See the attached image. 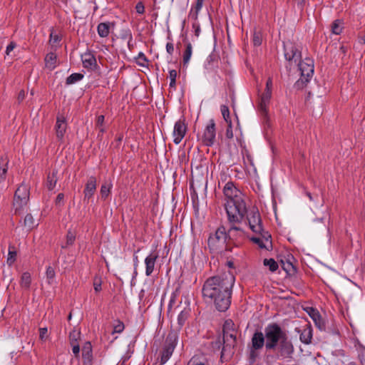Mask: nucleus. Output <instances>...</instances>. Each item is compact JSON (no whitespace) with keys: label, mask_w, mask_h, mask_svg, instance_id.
Returning a JSON list of instances; mask_svg holds the SVG:
<instances>
[{"label":"nucleus","mask_w":365,"mask_h":365,"mask_svg":"<svg viewBox=\"0 0 365 365\" xmlns=\"http://www.w3.org/2000/svg\"><path fill=\"white\" fill-rule=\"evenodd\" d=\"M235 276L230 272L207 278L202 289L203 298L213 302L220 312L226 311L231 303Z\"/></svg>","instance_id":"1"},{"label":"nucleus","mask_w":365,"mask_h":365,"mask_svg":"<svg viewBox=\"0 0 365 365\" xmlns=\"http://www.w3.org/2000/svg\"><path fill=\"white\" fill-rule=\"evenodd\" d=\"M223 331V346L220 358L222 360L227 361L235 353L237 344V329L235 324L231 319L225 322L222 328Z\"/></svg>","instance_id":"2"},{"label":"nucleus","mask_w":365,"mask_h":365,"mask_svg":"<svg viewBox=\"0 0 365 365\" xmlns=\"http://www.w3.org/2000/svg\"><path fill=\"white\" fill-rule=\"evenodd\" d=\"M233 232H242L236 225H230L228 232L224 226L219 227L214 233L210 234L207 240V245L212 252H218L226 247L227 238H231Z\"/></svg>","instance_id":"3"},{"label":"nucleus","mask_w":365,"mask_h":365,"mask_svg":"<svg viewBox=\"0 0 365 365\" xmlns=\"http://www.w3.org/2000/svg\"><path fill=\"white\" fill-rule=\"evenodd\" d=\"M224 206L228 222L232 225L242 222L247 212L244 196L226 201L224 203Z\"/></svg>","instance_id":"4"},{"label":"nucleus","mask_w":365,"mask_h":365,"mask_svg":"<svg viewBox=\"0 0 365 365\" xmlns=\"http://www.w3.org/2000/svg\"><path fill=\"white\" fill-rule=\"evenodd\" d=\"M266 337L265 347L267 350H274L278 344L287 336L286 331L276 323L269 324L264 328Z\"/></svg>","instance_id":"5"},{"label":"nucleus","mask_w":365,"mask_h":365,"mask_svg":"<svg viewBox=\"0 0 365 365\" xmlns=\"http://www.w3.org/2000/svg\"><path fill=\"white\" fill-rule=\"evenodd\" d=\"M296 65L299 66L301 77L294 86L297 89H301L309 81L314 74V61L307 58L302 61L297 62Z\"/></svg>","instance_id":"6"},{"label":"nucleus","mask_w":365,"mask_h":365,"mask_svg":"<svg viewBox=\"0 0 365 365\" xmlns=\"http://www.w3.org/2000/svg\"><path fill=\"white\" fill-rule=\"evenodd\" d=\"M177 339L178 336L175 332H170L168 334L162 349L160 351L161 365L165 364L172 356L177 345Z\"/></svg>","instance_id":"7"},{"label":"nucleus","mask_w":365,"mask_h":365,"mask_svg":"<svg viewBox=\"0 0 365 365\" xmlns=\"http://www.w3.org/2000/svg\"><path fill=\"white\" fill-rule=\"evenodd\" d=\"M266 337L265 334L262 331H256L251 339V346L250 350V357L255 360L258 356L257 351L262 349L265 346Z\"/></svg>","instance_id":"8"},{"label":"nucleus","mask_w":365,"mask_h":365,"mask_svg":"<svg viewBox=\"0 0 365 365\" xmlns=\"http://www.w3.org/2000/svg\"><path fill=\"white\" fill-rule=\"evenodd\" d=\"M272 78L269 77L267 81L264 92L262 94L258 104L259 110L264 115H266L267 114L268 106L269 104L270 99L272 97Z\"/></svg>","instance_id":"9"},{"label":"nucleus","mask_w":365,"mask_h":365,"mask_svg":"<svg viewBox=\"0 0 365 365\" xmlns=\"http://www.w3.org/2000/svg\"><path fill=\"white\" fill-rule=\"evenodd\" d=\"M284 57L292 66L293 63L297 64L301 59V51L299 46L292 42H287L284 44Z\"/></svg>","instance_id":"10"},{"label":"nucleus","mask_w":365,"mask_h":365,"mask_svg":"<svg viewBox=\"0 0 365 365\" xmlns=\"http://www.w3.org/2000/svg\"><path fill=\"white\" fill-rule=\"evenodd\" d=\"M246 214L250 228L255 233H260L262 231V225L258 210L252 207Z\"/></svg>","instance_id":"11"},{"label":"nucleus","mask_w":365,"mask_h":365,"mask_svg":"<svg viewBox=\"0 0 365 365\" xmlns=\"http://www.w3.org/2000/svg\"><path fill=\"white\" fill-rule=\"evenodd\" d=\"M277 349L279 356L282 358L292 357L294 349L288 335L278 344Z\"/></svg>","instance_id":"12"},{"label":"nucleus","mask_w":365,"mask_h":365,"mask_svg":"<svg viewBox=\"0 0 365 365\" xmlns=\"http://www.w3.org/2000/svg\"><path fill=\"white\" fill-rule=\"evenodd\" d=\"M216 131L215 123L213 119L210 120L206 125L202 139L206 146H212L215 141Z\"/></svg>","instance_id":"13"},{"label":"nucleus","mask_w":365,"mask_h":365,"mask_svg":"<svg viewBox=\"0 0 365 365\" xmlns=\"http://www.w3.org/2000/svg\"><path fill=\"white\" fill-rule=\"evenodd\" d=\"M223 195L225 202L235 198L242 197L244 195L242 192L235 186L233 182H227L223 187Z\"/></svg>","instance_id":"14"},{"label":"nucleus","mask_w":365,"mask_h":365,"mask_svg":"<svg viewBox=\"0 0 365 365\" xmlns=\"http://www.w3.org/2000/svg\"><path fill=\"white\" fill-rule=\"evenodd\" d=\"M187 131V126L184 123V120L180 119L178 120L174 125L173 129V141L175 144H179L183 138Z\"/></svg>","instance_id":"15"},{"label":"nucleus","mask_w":365,"mask_h":365,"mask_svg":"<svg viewBox=\"0 0 365 365\" xmlns=\"http://www.w3.org/2000/svg\"><path fill=\"white\" fill-rule=\"evenodd\" d=\"M158 258V254L155 252H151L145 259V275L149 277L154 272L156 260Z\"/></svg>","instance_id":"16"},{"label":"nucleus","mask_w":365,"mask_h":365,"mask_svg":"<svg viewBox=\"0 0 365 365\" xmlns=\"http://www.w3.org/2000/svg\"><path fill=\"white\" fill-rule=\"evenodd\" d=\"M97 180L96 177L91 176L88 179V181L86 184L85 189L83 190L84 193V200L86 199L89 200L94 195L96 190Z\"/></svg>","instance_id":"17"},{"label":"nucleus","mask_w":365,"mask_h":365,"mask_svg":"<svg viewBox=\"0 0 365 365\" xmlns=\"http://www.w3.org/2000/svg\"><path fill=\"white\" fill-rule=\"evenodd\" d=\"M82 358L83 365H91L93 361L92 345L86 341L82 347Z\"/></svg>","instance_id":"18"},{"label":"nucleus","mask_w":365,"mask_h":365,"mask_svg":"<svg viewBox=\"0 0 365 365\" xmlns=\"http://www.w3.org/2000/svg\"><path fill=\"white\" fill-rule=\"evenodd\" d=\"M297 331L300 333L299 339L303 344H309L312 343V329L310 324H307L302 331L297 330Z\"/></svg>","instance_id":"19"},{"label":"nucleus","mask_w":365,"mask_h":365,"mask_svg":"<svg viewBox=\"0 0 365 365\" xmlns=\"http://www.w3.org/2000/svg\"><path fill=\"white\" fill-rule=\"evenodd\" d=\"M56 137L59 140H62L66 130V123L64 117L58 116L56 123Z\"/></svg>","instance_id":"20"},{"label":"nucleus","mask_w":365,"mask_h":365,"mask_svg":"<svg viewBox=\"0 0 365 365\" xmlns=\"http://www.w3.org/2000/svg\"><path fill=\"white\" fill-rule=\"evenodd\" d=\"M81 60L83 67L86 68L93 69L96 66V59L91 52L83 53L81 56Z\"/></svg>","instance_id":"21"},{"label":"nucleus","mask_w":365,"mask_h":365,"mask_svg":"<svg viewBox=\"0 0 365 365\" xmlns=\"http://www.w3.org/2000/svg\"><path fill=\"white\" fill-rule=\"evenodd\" d=\"M309 314L313 319V321L315 323V325L319 328V329H320L321 331H324L326 329L325 322L324 319L322 318L319 313L316 309L311 308Z\"/></svg>","instance_id":"22"},{"label":"nucleus","mask_w":365,"mask_h":365,"mask_svg":"<svg viewBox=\"0 0 365 365\" xmlns=\"http://www.w3.org/2000/svg\"><path fill=\"white\" fill-rule=\"evenodd\" d=\"M19 200H29V190L26 184L22 183L16 190L14 197Z\"/></svg>","instance_id":"23"},{"label":"nucleus","mask_w":365,"mask_h":365,"mask_svg":"<svg viewBox=\"0 0 365 365\" xmlns=\"http://www.w3.org/2000/svg\"><path fill=\"white\" fill-rule=\"evenodd\" d=\"M28 202V200L14 198L13 206L14 208L15 214L21 215V213H23L27 207Z\"/></svg>","instance_id":"24"},{"label":"nucleus","mask_w":365,"mask_h":365,"mask_svg":"<svg viewBox=\"0 0 365 365\" xmlns=\"http://www.w3.org/2000/svg\"><path fill=\"white\" fill-rule=\"evenodd\" d=\"M204 1L205 0H196L195 4L191 8L189 16L195 21H197L198 19V14L202 8Z\"/></svg>","instance_id":"25"},{"label":"nucleus","mask_w":365,"mask_h":365,"mask_svg":"<svg viewBox=\"0 0 365 365\" xmlns=\"http://www.w3.org/2000/svg\"><path fill=\"white\" fill-rule=\"evenodd\" d=\"M45 65L49 70H53L57 65V56L53 53H48L45 57Z\"/></svg>","instance_id":"26"},{"label":"nucleus","mask_w":365,"mask_h":365,"mask_svg":"<svg viewBox=\"0 0 365 365\" xmlns=\"http://www.w3.org/2000/svg\"><path fill=\"white\" fill-rule=\"evenodd\" d=\"M8 163L9 159L6 156L0 158V182H2L6 179Z\"/></svg>","instance_id":"27"},{"label":"nucleus","mask_w":365,"mask_h":365,"mask_svg":"<svg viewBox=\"0 0 365 365\" xmlns=\"http://www.w3.org/2000/svg\"><path fill=\"white\" fill-rule=\"evenodd\" d=\"M110 22L100 23L97 27L98 35L103 38L107 37L110 33Z\"/></svg>","instance_id":"28"},{"label":"nucleus","mask_w":365,"mask_h":365,"mask_svg":"<svg viewBox=\"0 0 365 365\" xmlns=\"http://www.w3.org/2000/svg\"><path fill=\"white\" fill-rule=\"evenodd\" d=\"M31 283V276L28 272H25L21 274L20 279V286L24 289H29Z\"/></svg>","instance_id":"29"},{"label":"nucleus","mask_w":365,"mask_h":365,"mask_svg":"<svg viewBox=\"0 0 365 365\" xmlns=\"http://www.w3.org/2000/svg\"><path fill=\"white\" fill-rule=\"evenodd\" d=\"M187 365H209V364L203 355H195L188 361Z\"/></svg>","instance_id":"30"},{"label":"nucleus","mask_w":365,"mask_h":365,"mask_svg":"<svg viewBox=\"0 0 365 365\" xmlns=\"http://www.w3.org/2000/svg\"><path fill=\"white\" fill-rule=\"evenodd\" d=\"M271 237L270 235L264 237V240L259 238V237H252V240L257 244L259 245V247L261 248H265L267 250H268L269 248V245L271 246L272 245V242L271 241L269 240V238Z\"/></svg>","instance_id":"31"},{"label":"nucleus","mask_w":365,"mask_h":365,"mask_svg":"<svg viewBox=\"0 0 365 365\" xmlns=\"http://www.w3.org/2000/svg\"><path fill=\"white\" fill-rule=\"evenodd\" d=\"M218 57L215 54H210L206 59L205 63V68L207 70H212L215 67V64L217 63Z\"/></svg>","instance_id":"32"},{"label":"nucleus","mask_w":365,"mask_h":365,"mask_svg":"<svg viewBox=\"0 0 365 365\" xmlns=\"http://www.w3.org/2000/svg\"><path fill=\"white\" fill-rule=\"evenodd\" d=\"M112 184L110 182H105L101 187L100 193L102 199L106 200L110 192Z\"/></svg>","instance_id":"33"},{"label":"nucleus","mask_w":365,"mask_h":365,"mask_svg":"<svg viewBox=\"0 0 365 365\" xmlns=\"http://www.w3.org/2000/svg\"><path fill=\"white\" fill-rule=\"evenodd\" d=\"M36 225L33 216L31 214H27L24 219V226L27 230H31Z\"/></svg>","instance_id":"34"},{"label":"nucleus","mask_w":365,"mask_h":365,"mask_svg":"<svg viewBox=\"0 0 365 365\" xmlns=\"http://www.w3.org/2000/svg\"><path fill=\"white\" fill-rule=\"evenodd\" d=\"M192 53V46L190 43H187L186 48L183 54V65L185 66L190 61Z\"/></svg>","instance_id":"35"},{"label":"nucleus","mask_w":365,"mask_h":365,"mask_svg":"<svg viewBox=\"0 0 365 365\" xmlns=\"http://www.w3.org/2000/svg\"><path fill=\"white\" fill-rule=\"evenodd\" d=\"M263 263L264 265L268 267L269 269L272 272L277 271L279 267L277 262L272 258L264 259Z\"/></svg>","instance_id":"36"},{"label":"nucleus","mask_w":365,"mask_h":365,"mask_svg":"<svg viewBox=\"0 0 365 365\" xmlns=\"http://www.w3.org/2000/svg\"><path fill=\"white\" fill-rule=\"evenodd\" d=\"M83 78V75L79 73H74L70 75L66 78V84H73L78 81H80Z\"/></svg>","instance_id":"37"},{"label":"nucleus","mask_w":365,"mask_h":365,"mask_svg":"<svg viewBox=\"0 0 365 365\" xmlns=\"http://www.w3.org/2000/svg\"><path fill=\"white\" fill-rule=\"evenodd\" d=\"M57 182V178L55 172H53L51 174H49L47 178V187L48 189L51 190H53Z\"/></svg>","instance_id":"38"},{"label":"nucleus","mask_w":365,"mask_h":365,"mask_svg":"<svg viewBox=\"0 0 365 365\" xmlns=\"http://www.w3.org/2000/svg\"><path fill=\"white\" fill-rule=\"evenodd\" d=\"M189 314H190V311L188 309H184L180 312V313L179 314V315L178 317V322L180 327H182L185 324L186 319H187V317L189 316Z\"/></svg>","instance_id":"39"},{"label":"nucleus","mask_w":365,"mask_h":365,"mask_svg":"<svg viewBox=\"0 0 365 365\" xmlns=\"http://www.w3.org/2000/svg\"><path fill=\"white\" fill-rule=\"evenodd\" d=\"M61 40L59 35L51 32L50 34L49 43L52 47H57Z\"/></svg>","instance_id":"40"},{"label":"nucleus","mask_w":365,"mask_h":365,"mask_svg":"<svg viewBox=\"0 0 365 365\" xmlns=\"http://www.w3.org/2000/svg\"><path fill=\"white\" fill-rule=\"evenodd\" d=\"M220 110H221V113L223 116V118L225 119L226 123L227 124H230L232 121H231V119L230 117V110H229L228 107L227 106L222 105V106H221Z\"/></svg>","instance_id":"41"},{"label":"nucleus","mask_w":365,"mask_h":365,"mask_svg":"<svg viewBox=\"0 0 365 365\" xmlns=\"http://www.w3.org/2000/svg\"><path fill=\"white\" fill-rule=\"evenodd\" d=\"M282 268L283 269L289 274H294L296 272L295 267L290 262H287L286 263L284 261H282Z\"/></svg>","instance_id":"42"},{"label":"nucleus","mask_w":365,"mask_h":365,"mask_svg":"<svg viewBox=\"0 0 365 365\" xmlns=\"http://www.w3.org/2000/svg\"><path fill=\"white\" fill-rule=\"evenodd\" d=\"M341 21L339 20H336L333 22L331 25V31L333 34L339 35L342 31V26L341 25Z\"/></svg>","instance_id":"43"},{"label":"nucleus","mask_w":365,"mask_h":365,"mask_svg":"<svg viewBox=\"0 0 365 365\" xmlns=\"http://www.w3.org/2000/svg\"><path fill=\"white\" fill-rule=\"evenodd\" d=\"M177 76H178V73L175 70H170L169 71V78H170L169 86L170 88H175Z\"/></svg>","instance_id":"44"},{"label":"nucleus","mask_w":365,"mask_h":365,"mask_svg":"<svg viewBox=\"0 0 365 365\" xmlns=\"http://www.w3.org/2000/svg\"><path fill=\"white\" fill-rule=\"evenodd\" d=\"M262 36L259 31H255L252 37V42L254 46H258L261 45Z\"/></svg>","instance_id":"45"},{"label":"nucleus","mask_w":365,"mask_h":365,"mask_svg":"<svg viewBox=\"0 0 365 365\" xmlns=\"http://www.w3.org/2000/svg\"><path fill=\"white\" fill-rule=\"evenodd\" d=\"M16 252L14 250H11V248L9 250L8 258H7V264L9 266H11L14 262L16 261Z\"/></svg>","instance_id":"46"},{"label":"nucleus","mask_w":365,"mask_h":365,"mask_svg":"<svg viewBox=\"0 0 365 365\" xmlns=\"http://www.w3.org/2000/svg\"><path fill=\"white\" fill-rule=\"evenodd\" d=\"M137 63L141 66H146L148 59L143 52H140L137 57Z\"/></svg>","instance_id":"47"},{"label":"nucleus","mask_w":365,"mask_h":365,"mask_svg":"<svg viewBox=\"0 0 365 365\" xmlns=\"http://www.w3.org/2000/svg\"><path fill=\"white\" fill-rule=\"evenodd\" d=\"M46 274L48 280V283H51L56 274L53 268L51 267V266L48 267L46 269Z\"/></svg>","instance_id":"48"},{"label":"nucleus","mask_w":365,"mask_h":365,"mask_svg":"<svg viewBox=\"0 0 365 365\" xmlns=\"http://www.w3.org/2000/svg\"><path fill=\"white\" fill-rule=\"evenodd\" d=\"M76 239V236L73 232L69 230L66 235V246L71 245L73 244Z\"/></svg>","instance_id":"49"},{"label":"nucleus","mask_w":365,"mask_h":365,"mask_svg":"<svg viewBox=\"0 0 365 365\" xmlns=\"http://www.w3.org/2000/svg\"><path fill=\"white\" fill-rule=\"evenodd\" d=\"M101 279L99 277H95L93 280V288L96 292H98L101 290Z\"/></svg>","instance_id":"50"},{"label":"nucleus","mask_w":365,"mask_h":365,"mask_svg":"<svg viewBox=\"0 0 365 365\" xmlns=\"http://www.w3.org/2000/svg\"><path fill=\"white\" fill-rule=\"evenodd\" d=\"M222 346L223 341L222 342L220 339L212 342V347L214 350H220V349H222Z\"/></svg>","instance_id":"51"},{"label":"nucleus","mask_w":365,"mask_h":365,"mask_svg":"<svg viewBox=\"0 0 365 365\" xmlns=\"http://www.w3.org/2000/svg\"><path fill=\"white\" fill-rule=\"evenodd\" d=\"M243 160H244V163L246 167H247L248 165H250V166L254 165L252 157L250 154H248V153L246 154V155L243 157Z\"/></svg>","instance_id":"52"},{"label":"nucleus","mask_w":365,"mask_h":365,"mask_svg":"<svg viewBox=\"0 0 365 365\" xmlns=\"http://www.w3.org/2000/svg\"><path fill=\"white\" fill-rule=\"evenodd\" d=\"M71 344L72 346V351L73 353L75 354L76 357L79 356V352H80V346L76 343L71 342Z\"/></svg>","instance_id":"53"},{"label":"nucleus","mask_w":365,"mask_h":365,"mask_svg":"<svg viewBox=\"0 0 365 365\" xmlns=\"http://www.w3.org/2000/svg\"><path fill=\"white\" fill-rule=\"evenodd\" d=\"M64 195L63 193H59L56 199V205L57 206H62L63 205Z\"/></svg>","instance_id":"54"},{"label":"nucleus","mask_w":365,"mask_h":365,"mask_svg":"<svg viewBox=\"0 0 365 365\" xmlns=\"http://www.w3.org/2000/svg\"><path fill=\"white\" fill-rule=\"evenodd\" d=\"M126 36L128 37V46L130 50L132 49L133 45L131 44V41H133V36L131 31L129 29L125 30Z\"/></svg>","instance_id":"55"},{"label":"nucleus","mask_w":365,"mask_h":365,"mask_svg":"<svg viewBox=\"0 0 365 365\" xmlns=\"http://www.w3.org/2000/svg\"><path fill=\"white\" fill-rule=\"evenodd\" d=\"M16 44L14 41H11L10 43L7 46L6 49V54L9 56L10 53L16 48Z\"/></svg>","instance_id":"56"},{"label":"nucleus","mask_w":365,"mask_h":365,"mask_svg":"<svg viewBox=\"0 0 365 365\" xmlns=\"http://www.w3.org/2000/svg\"><path fill=\"white\" fill-rule=\"evenodd\" d=\"M192 28L194 29V32H195V36L196 37H198L200 36V24L197 23V22H194L192 24Z\"/></svg>","instance_id":"57"},{"label":"nucleus","mask_w":365,"mask_h":365,"mask_svg":"<svg viewBox=\"0 0 365 365\" xmlns=\"http://www.w3.org/2000/svg\"><path fill=\"white\" fill-rule=\"evenodd\" d=\"M137 13L143 14L145 12V6L142 2H138L135 6Z\"/></svg>","instance_id":"58"},{"label":"nucleus","mask_w":365,"mask_h":365,"mask_svg":"<svg viewBox=\"0 0 365 365\" xmlns=\"http://www.w3.org/2000/svg\"><path fill=\"white\" fill-rule=\"evenodd\" d=\"M226 137L229 139H231L233 138L232 123L230 124H228L227 128L226 130Z\"/></svg>","instance_id":"59"},{"label":"nucleus","mask_w":365,"mask_h":365,"mask_svg":"<svg viewBox=\"0 0 365 365\" xmlns=\"http://www.w3.org/2000/svg\"><path fill=\"white\" fill-rule=\"evenodd\" d=\"M47 328L46 327H43V328H40L39 329V338L41 340H43L45 336H46L47 334Z\"/></svg>","instance_id":"60"},{"label":"nucleus","mask_w":365,"mask_h":365,"mask_svg":"<svg viewBox=\"0 0 365 365\" xmlns=\"http://www.w3.org/2000/svg\"><path fill=\"white\" fill-rule=\"evenodd\" d=\"M124 329V324L123 323H119L114 327V332L120 333Z\"/></svg>","instance_id":"61"},{"label":"nucleus","mask_w":365,"mask_h":365,"mask_svg":"<svg viewBox=\"0 0 365 365\" xmlns=\"http://www.w3.org/2000/svg\"><path fill=\"white\" fill-rule=\"evenodd\" d=\"M166 51L170 54L172 55L174 52V46L172 43L168 42L166 44Z\"/></svg>","instance_id":"62"},{"label":"nucleus","mask_w":365,"mask_h":365,"mask_svg":"<svg viewBox=\"0 0 365 365\" xmlns=\"http://www.w3.org/2000/svg\"><path fill=\"white\" fill-rule=\"evenodd\" d=\"M104 119H105V117L103 115L98 116L97 121H96V126L97 127L103 126V124L104 123Z\"/></svg>","instance_id":"63"},{"label":"nucleus","mask_w":365,"mask_h":365,"mask_svg":"<svg viewBox=\"0 0 365 365\" xmlns=\"http://www.w3.org/2000/svg\"><path fill=\"white\" fill-rule=\"evenodd\" d=\"M25 96H26V93H25V91L24 90H21L19 93V95H18V101L19 102H21L24 101V99L25 98Z\"/></svg>","instance_id":"64"}]
</instances>
